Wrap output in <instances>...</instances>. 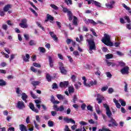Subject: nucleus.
I'll return each instance as SVG.
<instances>
[{
    "instance_id": "1",
    "label": "nucleus",
    "mask_w": 131,
    "mask_h": 131,
    "mask_svg": "<svg viewBox=\"0 0 131 131\" xmlns=\"http://www.w3.org/2000/svg\"><path fill=\"white\" fill-rule=\"evenodd\" d=\"M62 12L63 13H67L68 17L69 18V21H72L73 20V25H75V26H77V17L75 16H73V14L72 13V12L71 11H69L67 8L63 7L62 9Z\"/></svg>"
},
{
    "instance_id": "2",
    "label": "nucleus",
    "mask_w": 131,
    "mask_h": 131,
    "mask_svg": "<svg viewBox=\"0 0 131 131\" xmlns=\"http://www.w3.org/2000/svg\"><path fill=\"white\" fill-rule=\"evenodd\" d=\"M104 37L102 39V42L104 45L108 47H113V42H111L110 36L107 34H104Z\"/></svg>"
},
{
    "instance_id": "3",
    "label": "nucleus",
    "mask_w": 131,
    "mask_h": 131,
    "mask_svg": "<svg viewBox=\"0 0 131 131\" xmlns=\"http://www.w3.org/2000/svg\"><path fill=\"white\" fill-rule=\"evenodd\" d=\"M86 41L88 42L90 54H93V51H96V50H97L95 41L94 40V39H87L86 40Z\"/></svg>"
},
{
    "instance_id": "4",
    "label": "nucleus",
    "mask_w": 131,
    "mask_h": 131,
    "mask_svg": "<svg viewBox=\"0 0 131 131\" xmlns=\"http://www.w3.org/2000/svg\"><path fill=\"white\" fill-rule=\"evenodd\" d=\"M82 80H84L83 81V84H84V85H85V86H88V88H90L93 85H96L97 83V80H95L94 81H91L89 83H86V78H85V77L83 76L82 77Z\"/></svg>"
},
{
    "instance_id": "5",
    "label": "nucleus",
    "mask_w": 131,
    "mask_h": 131,
    "mask_svg": "<svg viewBox=\"0 0 131 131\" xmlns=\"http://www.w3.org/2000/svg\"><path fill=\"white\" fill-rule=\"evenodd\" d=\"M111 120L108 121L110 123L108 124L109 127H115V126H118V123L116 122V120L111 117H108Z\"/></svg>"
},
{
    "instance_id": "6",
    "label": "nucleus",
    "mask_w": 131,
    "mask_h": 131,
    "mask_svg": "<svg viewBox=\"0 0 131 131\" xmlns=\"http://www.w3.org/2000/svg\"><path fill=\"white\" fill-rule=\"evenodd\" d=\"M103 106L106 108V114L107 117L111 118V116H112V113H111V111H110V107L108 104L106 103L103 104Z\"/></svg>"
},
{
    "instance_id": "7",
    "label": "nucleus",
    "mask_w": 131,
    "mask_h": 131,
    "mask_svg": "<svg viewBox=\"0 0 131 131\" xmlns=\"http://www.w3.org/2000/svg\"><path fill=\"white\" fill-rule=\"evenodd\" d=\"M53 109L55 111L59 112H63L65 108H64V106L61 105L59 107H58V105L57 104H54L53 105Z\"/></svg>"
},
{
    "instance_id": "8",
    "label": "nucleus",
    "mask_w": 131,
    "mask_h": 131,
    "mask_svg": "<svg viewBox=\"0 0 131 131\" xmlns=\"http://www.w3.org/2000/svg\"><path fill=\"white\" fill-rule=\"evenodd\" d=\"M19 26L21 28H27V27H28V25H27V19L26 18L22 19L21 23L19 24Z\"/></svg>"
},
{
    "instance_id": "9",
    "label": "nucleus",
    "mask_w": 131,
    "mask_h": 131,
    "mask_svg": "<svg viewBox=\"0 0 131 131\" xmlns=\"http://www.w3.org/2000/svg\"><path fill=\"white\" fill-rule=\"evenodd\" d=\"M97 97L96 100L98 101V104H101V103H102V102L105 100L104 96L99 94H97Z\"/></svg>"
},
{
    "instance_id": "10",
    "label": "nucleus",
    "mask_w": 131,
    "mask_h": 131,
    "mask_svg": "<svg viewBox=\"0 0 131 131\" xmlns=\"http://www.w3.org/2000/svg\"><path fill=\"white\" fill-rule=\"evenodd\" d=\"M69 85V82L68 81L60 82L59 83V86L60 88H64V89H67Z\"/></svg>"
},
{
    "instance_id": "11",
    "label": "nucleus",
    "mask_w": 131,
    "mask_h": 131,
    "mask_svg": "<svg viewBox=\"0 0 131 131\" xmlns=\"http://www.w3.org/2000/svg\"><path fill=\"white\" fill-rule=\"evenodd\" d=\"M128 70H129V68L126 66L121 70L120 72L122 74H128L129 73Z\"/></svg>"
},
{
    "instance_id": "12",
    "label": "nucleus",
    "mask_w": 131,
    "mask_h": 131,
    "mask_svg": "<svg viewBox=\"0 0 131 131\" xmlns=\"http://www.w3.org/2000/svg\"><path fill=\"white\" fill-rule=\"evenodd\" d=\"M17 107L18 109L20 110H22L24 108H25V104H24V102L23 101H18Z\"/></svg>"
},
{
    "instance_id": "13",
    "label": "nucleus",
    "mask_w": 131,
    "mask_h": 131,
    "mask_svg": "<svg viewBox=\"0 0 131 131\" xmlns=\"http://www.w3.org/2000/svg\"><path fill=\"white\" fill-rule=\"evenodd\" d=\"M63 120L67 123H69L70 122H71V123H73L74 124H75V121L74 120L72 119V118H68L67 117H64L63 118Z\"/></svg>"
},
{
    "instance_id": "14",
    "label": "nucleus",
    "mask_w": 131,
    "mask_h": 131,
    "mask_svg": "<svg viewBox=\"0 0 131 131\" xmlns=\"http://www.w3.org/2000/svg\"><path fill=\"white\" fill-rule=\"evenodd\" d=\"M29 107L30 109H31L32 111H34V112H35V113H38V110L35 108V107L34 106V104H33V103H30Z\"/></svg>"
},
{
    "instance_id": "15",
    "label": "nucleus",
    "mask_w": 131,
    "mask_h": 131,
    "mask_svg": "<svg viewBox=\"0 0 131 131\" xmlns=\"http://www.w3.org/2000/svg\"><path fill=\"white\" fill-rule=\"evenodd\" d=\"M48 59H49V65L51 68H53L54 67V60H53V58H52V56H49Z\"/></svg>"
},
{
    "instance_id": "16",
    "label": "nucleus",
    "mask_w": 131,
    "mask_h": 131,
    "mask_svg": "<svg viewBox=\"0 0 131 131\" xmlns=\"http://www.w3.org/2000/svg\"><path fill=\"white\" fill-rule=\"evenodd\" d=\"M90 24H93L94 26L97 25V23H96L93 19H88V20L85 21V24H90Z\"/></svg>"
},
{
    "instance_id": "17",
    "label": "nucleus",
    "mask_w": 131,
    "mask_h": 131,
    "mask_svg": "<svg viewBox=\"0 0 131 131\" xmlns=\"http://www.w3.org/2000/svg\"><path fill=\"white\" fill-rule=\"evenodd\" d=\"M19 129L21 131H28L27 127L23 124L19 125Z\"/></svg>"
},
{
    "instance_id": "18",
    "label": "nucleus",
    "mask_w": 131,
    "mask_h": 131,
    "mask_svg": "<svg viewBox=\"0 0 131 131\" xmlns=\"http://www.w3.org/2000/svg\"><path fill=\"white\" fill-rule=\"evenodd\" d=\"M11 5L10 4H7L5 6V7L3 8V11L4 12H8V11H9L10 10V9H11Z\"/></svg>"
},
{
    "instance_id": "19",
    "label": "nucleus",
    "mask_w": 131,
    "mask_h": 131,
    "mask_svg": "<svg viewBox=\"0 0 131 131\" xmlns=\"http://www.w3.org/2000/svg\"><path fill=\"white\" fill-rule=\"evenodd\" d=\"M49 20L50 21H54V17L52 16L51 15L48 14L47 15V19H45V22H48Z\"/></svg>"
},
{
    "instance_id": "20",
    "label": "nucleus",
    "mask_w": 131,
    "mask_h": 131,
    "mask_svg": "<svg viewBox=\"0 0 131 131\" xmlns=\"http://www.w3.org/2000/svg\"><path fill=\"white\" fill-rule=\"evenodd\" d=\"M27 98H28V96H27V95H26L25 93H23L22 94L21 99L23 101L25 102V103H27Z\"/></svg>"
},
{
    "instance_id": "21",
    "label": "nucleus",
    "mask_w": 131,
    "mask_h": 131,
    "mask_svg": "<svg viewBox=\"0 0 131 131\" xmlns=\"http://www.w3.org/2000/svg\"><path fill=\"white\" fill-rule=\"evenodd\" d=\"M30 59V56L28 54H26V57L25 56L23 58V60L25 62H29V59Z\"/></svg>"
},
{
    "instance_id": "22",
    "label": "nucleus",
    "mask_w": 131,
    "mask_h": 131,
    "mask_svg": "<svg viewBox=\"0 0 131 131\" xmlns=\"http://www.w3.org/2000/svg\"><path fill=\"white\" fill-rule=\"evenodd\" d=\"M69 94L71 95V94H73L75 92L74 87L73 86H70L69 87Z\"/></svg>"
},
{
    "instance_id": "23",
    "label": "nucleus",
    "mask_w": 131,
    "mask_h": 131,
    "mask_svg": "<svg viewBox=\"0 0 131 131\" xmlns=\"http://www.w3.org/2000/svg\"><path fill=\"white\" fill-rule=\"evenodd\" d=\"M40 83V82L39 81H33L31 82V84L33 85L35 88H36V85H38Z\"/></svg>"
},
{
    "instance_id": "24",
    "label": "nucleus",
    "mask_w": 131,
    "mask_h": 131,
    "mask_svg": "<svg viewBox=\"0 0 131 131\" xmlns=\"http://www.w3.org/2000/svg\"><path fill=\"white\" fill-rule=\"evenodd\" d=\"M59 70L62 74H67V70L65 69V68H62L61 69H60Z\"/></svg>"
},
{
    "instance_id": "25",
    "label": "nucleus",
    "mask_w": 131,
    "mask_h": 131,
    "mask_svg": "<svg viewBox=\"0 0 131 131\" xmlns=\"http://www.w3.org/2000/svg\"><path fill=\"white\" fill-rule=\"evenodd\" d=\"M46 79L49 82H51V81H52V77L51 76V75H50V74H46Z\"/></svg>"
},
{
    "instance_id": "26",
    "label": "nucleus",
    "mask_w": 131,
    "mask_h": 131,
    "mask_svg": "<svg viewBox=\"0 0 131 131\" xmlns=\"http://www.w3.org/2000/svg\"><path fill=\"white\" fill-rule=\"evenodd\" d=\"M7 84V83L4 79H0V86H4Z\"/></svg>"
},
{
    "instance_id": "27",
    "label": "nucleus",
    "mask_w": 131,
    "mask_h": 131,
    "mask_svg": "<svg viewBox=\"0 0 131 131\" xmlns=\"http://www.w3.org/2000/svg\"><path fill=\"white\" fill-rule=\"evenodd\" d=\"M106 59H112L113 58V54H107L105 55Z\"/></svg>"
},
{
    "instance_id": "28",
    "label": "nucleus",
    "mask_w": 131,
    "mask_h": 131,
    "mask_svg": "<svg viewBox=\"0 0 131 131\" xmlns=\"http://www.w3.org/2000/svg\"><path fill=\"white\" fill-rule=\"evenodd\" d=\"M57 97L58 100H64L65 99V97L61 94H58Z\"/></svg>"
},
{
    "instance_id": "29",
    "label": "nucleus",
    "mask_w": 131,
    "mask_h": 131,
    "mask_svg": "<svg viewBox=\"0 0 131 131\" xmlns=\"http://www.w3.org/2000/svg\"><path fill=\"white\" fill-rule=\"evenodd\" d=\"M48 126L50 127H53L54 126V122L52 121L49 120L48 122Z\"/></svg>"
},
{
    "instance_id": "30",
    "label": "nucleus",
    "mask_w": 131,
    "mask_h": 131,
    "mask_svg": "<svg viewBox=\"0 0 131 131\" xmlns=\"http://www.w3.org/2000/svg\"><path fill=\"white\" fill-rule=\"evenodd\" d=\"M94 5L95 6H96V7H97V8H101V3H100L98 2H97L95 1L94 2Z\"/></svg>"
},
{
    "instance_id": "31",
    "label": "nucleus",
    "mask_w": 131,
    "mask_h": 131,
    "mask_svg": "<svg viewBox=\"0 0 131 131\" xmlns=\"http://www.w3.org/2000/svg\"><path fill=\"white\" fill-rule=\"evenodd\" d=\"M124 18L125 20H126L127 22L129 24H130L131 20H130V18H129V16H124Z\"/></svg>"
},
{
    "instance_id": "32",
    "label": "nucleus",
    "mask_w": 131,
    "mask_h": 131,
    "mask_svg": "<svg viewBox=\"0 0 131 131\" xmlns=\"http://www.w3.org/2000/svg\"><path fill=\"white\" fill-rule=\"evenodd\" d=\"M119 66H120V67H124L125 66V63L123 62L122 61H118Z\"/></svg>"
},
{
    "instance_id": "33",
    "label": "nucleus",
    "mask_w": 131,
    "mask_h": 131,
    "mask_svg": "<svg viewBox=\"0 0 131 131\" xmlns=\"http://www.w3.org/2000/svg\"><path fill=\"white\" fill-rule=\"evenodd\" d=\"M33 65L34 66V67H37V68H40L41 67V65L38 63L34 62L33 63Z\"/></svg>"
},
{
    "instance_id": "34",
    "label": "nucleus",
    "mask_w": 131,
    "mask_h": 131,
    "mask_svg": "<svg viewBox=\"0 0 131 131\" xmlns=\"http://www.w3.org/2000/svg\"><path fill=\"white\" fill-rule=\"evenodd\" d=\"M36 24H37V26H38V27H39V28L42 29V30H43V31H45V28H43V27H42V26H41L40 23H39V22H37Z\"/></svg>"
},
{
    "instance_id": "35",
    "label": "nucleus",
    "mask_w": 131,
    "mask_h": 131,
    "mask_svg": "<svg viewBox=\"0 0 131 131\" xmlns=\"http://www.w3.org/2000/svg\"><path fill=\"white\" fill-rule=\"evenodd\" d=\"M50 7H51V8H52V9H54V10H59V7L54 4H51L50 5Z\"/></svg>"
},
{
    "instance_id": "36",
    "label": "nucleus",
    "mask_w": 131,
    "mask_h": 131,
    "mask_svg": "<svg viewBox=\"0 0 131 131\" xmlns=\"http://www.w3.org/2000/svg\"><path fill=\"white\" fill-rule=\"evenodd\" d=\"M33 122L35 125V127L36 128V129H39V125L37 124V123H36V121H35V120H34Z\"/></svg>"
},
{
    "instance_id": "37",
    "label": "nucleus",
    "mask_w": 131,
    "mask_h": 131,
    "mask_svg": "<svg viewBox=\"0 0 131 131\" xmlns=\"http://www.w3.org/2000/svg\"><path fill=\"white\" fill-rule=\"evenodd\" d=\"M30 95L33 99H36V98H37L36 95L33 94V92L32 91H30Z\"/></svg>"
},
{
    "instance_id": "38",
    "label": "nucleus",
    "mask_w": 131,
    "mask_h": 131,
    "mask_svg": "<svg viewBox=\"0 0 131 131\" xmlns=\"http://www.w3.org/2000/svg\"><path fill=\"white\" fill-rule=\"evenodd\" d=\"M95 110L97 114H100V113H101V111H100V107H99V106H96Z\"/></svg>"
},
{
    "instance_id": "39",
    "label": "nucleus",
    "mask_w": 131,
    "mask_h": 131,
    "mask_svg": "<svg viewBox=\"0 0 131 131\" xmlns=\"http://www.w3.org/2000/svg\"><path fill=\"white\" fill-rule=\"evenodd\" d=\"M2 28L3 29H4V30H5L6 31H7V30H8V25L6 24H3L2 25Z\"/></svg>"
},
{
    "instance_id": "40",
    "label": "nucleus",
    "mask_w": 131,
    "mask_h": 131,
    "mask_svg": "<svg viewBox=\"0 0 131 131\" xmlns=\"http://www.w3.org/2000/svg\"><path fill=\"white\" fill-rule=\"evenodd\" d=\"M71 78L73 82H75V81L76 80V76H75V75H72Z\"/></svg>"
},
{
    "instance_id": "41",
    "label": "nucleus",
    "mask_w": 131,
    "mask_h": 131,
    "mask_svg": "<svg viewBox=\"0 0 131 131\" xmlns=\"http://www.w3.org/2000/svg\"><path fill=\"white\" fill-rule=\"evenodd\" d=\"M86 107V104H85V103H83L81 105V108L83 111L85 110Z\"/></svg>"
},
{
    "instance_id": "42",
    "label": "nucleus",
    "mask_w": 131,
    "mask_h": 131,
    "mask_svg": "<svg viewBox=\"0 0 131 131\" xmlns=\"http://www.w3.org/2000/svg\"><path fill=\"white\" fill-rule=\"evenodd\" d=\"M87 109L88 110H89V111H91L92 112H93V106H92V105H88L87 106Z\"/></svg>"
},
{
    "instance_id": "43",
    "label": "nucleus",
    "mask_w": 131,
    "mask_h": 131,
    "mask_svg": "<svg viewBox=\"0 0 131 131\" xmlns=\"http://www.w3.org/2000/svg\"><path fill=\"white\" fill-rule=\"evenodd\" d=\"M58 65H59V69H61L63 68H64V63L62 62H58Z\"/></svg>"
},
{
    "instance_id": "44",
    "label": "nucleus",
    "mask_w": 131,
    "mask_h": 131,
    "mask_svg": "<svg viewBox=\"0 0 131 131\" xmlns=\"http://www.w3.org/2000/svg\"><path fill=\"white\" fill-rule=\"evenodd\" d=\"M107 77H108L109 78H111L112 77V75L111 74V73L110 72H107L105 73Z\"/></svg>"
},
{
    "instance_id": "45",
    "label": "nucleus",
    "mask_w": 131,
    "mask_h": 131,
    "mask_svg": "<svg viewBox=\"0 0 131 131\" xmlns=\"http://www.w3.org/2000/svg\"><path fill=\"white\" fill-rule=\"evenodd\" d=\"M114 92V90L112 88H110L108 90V94H112V93Z\"/></svg>"
},
{
    "instance_id": "46",
    "label": "nucleus",
    "mask_w": 131,
    "mask_h": 131,
    "mask_svg": "<svg viewBox=\"0 0 131 131\" xmlns=\"http://www.w3.org/2000/svg\"><path fill=\"white\" fill-rule=\"evenodd\" d=\"M91 31H92L93 35H94V36H96L97 37V36H98V35H97V33H96V32H95V30L93 29H91Z\"/></svg>"
},
{
    "instance_id": "47",
    "label": "nucleus",
    "mask_w": 131,
    "mask_h": 131,
    "mask_svg": "<svg viewBox=\"0 0 131 131\" xmlns=\"http://www.w3.org/2000/svg\"><path fill=\"white\" fill-rule=\"evenodd\" d=\"M108 90V86H103L101 88V92H105Z\"/></svg>"
},
{
    "instance_id": "48",
    "label": "nucleus",
    "mask_w": 131,
    "mask_h": 131,
    "mask_svg": "<svg viewBox=\"0 0 131 131\" xmlns=\"http://www.w3.org/2000/svg\"><path fill=\"white\" fill-rule=\"evenodd\" d=\"M52 89L53 90H55V89H58V85L56 83H54L52 84Z\"/></svg>"
},
{
    "instance_id": "49",
    "label": "nucleus",
    "mask_w": 131,
    "mask_h": 131,
    "mask_svg": "<svg viewBox=\"0 0 131 131\" xmlns=\"http://www.w3.org/2000/svg\"><path fill=\"white\" fill-rule=\"evenodd\" d=\"M31 70L33 72H34V73H36V72H37V69H35L34 67H31Z\"/></svg>"
},
{
    "instance_id": "50",
    "label": "nucleus",
    "mask_w": 131,
    "mask_h": 131,
    "mask_svg": "<svg viewBox=\"0 0 131 131\" xmlns=\"http://www.w3.org/2000/svg\"><path fill=\"white\" fill-rule=\"evenodd\" d=\"M39 49H40V52L41 53H46V49H45L43 47H39Z\"/></svg>"
},
{
    "instance_id": "51",
    "label": "nucleus",
    "mask_w": 131,
    "mask_h": 131,
    "mask_svg": "<svg viewBox=\"0 0 131 131\" xmlns=\"http://www.w3.org/2000/svg\"><path fill=\"white\" fill-rule=\"evenodd\" d=\"M105 6L108 9H113V6L111 5V4H106Z\"/></svg>"
},
{
    "instance_id": "52",
    "label": "nucleus",
    "mask_w": 131,
    "mask_h": 131,
    "mask_svg": "<svg viewBox=\"0 0 131 131\" xmlns=\"http://www.w3.org/2000/svg\"><path fill=\"white\" fill-rule=\"evenodd\" d=\"M36 120L39 123H40V118L39 117V116L36 115Z\"/></svg>"
},
{
    "instance_id": "53",
    "label": "nucleus",
    "mask_w": 131,
    "mask_h": 131,
    "mask_svg": "<svg viewBox=\"0 0 131 131\" xmlns=\"http://www.w3.org/2000/svg\"><path fill=\"white\" fill-rule=\"evenodd\" d=\"M125 83V86H124V91L125 93H127V83H126V82H124Z\"/></svg>"
},
{
    "instance_id": "54",
    "label": "nucleus",
    "mask_w": 131,
    "mask_h": 131,
    "mask_svg": "<svg viewBox=\"0 0 131 131\" xmlns=\"http://www.w3.org/2000/svg\"><path fill=\"white\" fill-rule=\"evenodd\" d=\"M73 101V103H74V104H75V103H76V101H77V97L76 96V95L74 96Z\"/></svg>"
},
{
    "instance_id": "55",
    "label": "nucleus",
    "mask_w": 131,
    "mask_h": 131,
    "mask_svg": "<svg viewBox=\"0 0 131 131\" xmlns=\"http://www.w3.org/2000/svg\"><path fill=\"white\" fill-rule=\"evenodd\" d=\"M122 6L125 9H126V10H127L128 11H129V10H130V8L127 7V6H126L125 4H123Z\"/></svg>"
},
{
    "instance_id": "56",
    "label": "nucleus",
    "mask_w": 131,
    "mask_h": 131,
    "mask_svg": "<svg viewBox=\"0 0 131 131\" xmlns=\"http://www.w3.org/2000/svg\"><path fill=\"white\" fill-rule=\"evenodd\" d=\"M95 1L94 0H89L88 1V5H91V4H92V5H94Z\"/></svg>"
},
{
    "instance_id": "57",
    "label": "nucleus",
    "mask_w": 131,
    "mask_h": 131,
    "mask_svg": "<svg viewBox=\"0 0 131 131\" xmlns=\"http://www.w3.org/2000/svg\"><path fill=\"white\" fill-rule=\"evenodd\" d=\"M120 103H121V105L122 106H123V107H124V106H125V105H126V102H125V101H124L123 100H121Z\"/></svg>"
},
{
    "instance_id": "58",
    "label": "nucleus",
    "mask_w": 131,
    "mask_h": 131,
    "mask_svg": "<svg viewBox=\"0 0 131 131\" xmlns=\"http://www.w3.org/2000/svg\"><path fill=\"white\" fill-rule=\"evenodd\" d=\"M5 11L0 10V16H1L2 17H4V16H5Z\"/></svg>"
},
{
    "instance_id": "59",
    "label": "nucleus",
    "mask_w": 131,
    "mask_h": 131,
    "mask_svg": "<svg viewBox=\"0 0 131 131\" xmlns=\"http://www.w3.org/2000/svg\"><path fill=\"white\" fill-rule=\"evenodd\" d=\"M67 57H68L70 63H72V62H73V59L72 58V57H71V56H69V55H68Z\"/></svg>"
},
{
    "instance_id": "60",
    "label": "nucleus",
    "mask_w": 131,
    "mask_h": 131,
    "mask_svg": "<svg viewBox=\"0 0 131 131\" xmlns=\"http://www.w3.org/2000/svg\"><path fill=\"white\" fill-rule=\"evenodd\" d=\"M58 57L59 59H60V60H64V57H63V55H62L60 54H58Z\"/></svg>"
},
{
    "instance_id": "61",
    "label": "nucleus",
    "mask_w": 131,
    "mask_h": 131,
    "mask_svg": "<svg viewBox=\"0 0 131 131\" xmlns=\"http://www.w3.org/2000/svg\"><path fill=\"white\" fill-rule=\"evenodd\" d=\"M52 38L53 39L54 41H58V40H59V39L57 37L56 35H54Z\"/></svg>"
},
{
    "instance_id": "62",
    "label": "nucleus",
    "mask_w": 131,
    "mask_h": 131,
    "mask_svg": "<svg viewBox=\"0 0 131 131\" xmlns=\"http://www.w3.org/2000/svg\"><path fill=\"white\" fill-rule=\"evenodd\" d=\"M30 46H34L35 44L34 43V40H31L29 42Z\"/></svg>"
},
{
    "instance_id": "63",
    "label": "nucleus",
    "mask_w": 131,
    "mask_h": 131,
    "mask_svg": "<svg viewBox=\"0 0 131 131\" xmlns=\"http://www.w3.org/2000/svg\"><path fill=\"white\" fill-rule=\"evenodd\" d=\"M117 54L118 55V56H120V57H121V56H123V53H121L120 51H117Z\"/></svg>"
},
{
    "instance_id": "64",
    "label": "nucleus",
    "mask_w": 131,
    "mask_h": 131,
    "mask_svg": "<svg viewBox=\"0 0 131 131\" xmlns=\"http://www.w3.org/2000/svg\"><path fill=\"white\" fill-rule=\"evenodd\" d=\"M71 41H72V40L69 38H68L66 40L67 45H70V42H71Z\"/></svg>"
}]
</instances>
